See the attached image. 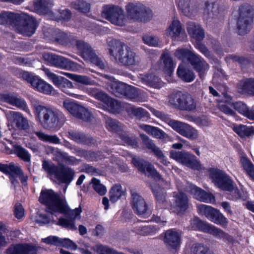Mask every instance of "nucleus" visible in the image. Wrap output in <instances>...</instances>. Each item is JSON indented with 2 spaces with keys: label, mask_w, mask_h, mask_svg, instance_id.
Instances as JSON below:
<instances>
[{
  "label": "nucleus",
  "mask_w": 254,
  "mask_h": 254,
  "mask_svg": "<svg viewBox=\"0 0 254 254\" xmlns=\"http://www.w3.org/2000/svg\"><path fill=\"white\" fill-rule=\"evenodd\" d=\"M55 41L63 46H75L84 58L88 59L92 63L100 67L104 66L101 58L97 56L91 46L82 40H77L76 37L71 33L59 31L56 34Z\"/></svg>",
  "instance_id": "1"
},
{
  "label": "nucleus",
  "mask_w": 254,
  "mask_h": 254,
  "mask_svg": "<svg viewBox=\"0 0 254 254\" xmlns=\"http://www.w3.org/2000/svg\"><path fill=\"white\" fill-rule=\"evenodd\" d=\"M33 110L36 121L45 129L57 130L65 121L64 115L57 109L35 104L33 105Z\"/></svg>",
  "instance_id": "2"
},
{
  "label": "nucleus",
  "mask_w": 254,
  "mask_h": 254,
  "mask_svg": "<svg viewBox=\"0 0 254 254\" xmlns=\"http://www.w3.org/2000/svg\"><path fill=\"white\" fill-rule=\"evenodd\" d=\"M42 168L51 180L58 183L68 185L74 178V171L64 164L57 165L50 160H44Z\"/></svg>",
  "instance_id": "3"
},
{
  "label": "nucleus",
  "mask_w": 254,
  "mask_h": 254,
  "mask_svg": "<svg viewBox=\"0 0 254 254\" xmlns=\"http://www.w3.org/2000/svg\"><path fill=\"white\" fill-rule=\"evenodd\" d=\"M39 200L46 206V211L52 215L67 211L65 198L60 197L52 190H42Z\"/></svg>",
  "instance_id": "4"
},
{
  "label": "nucleus",
  "mask_w": 254,
  "mask_h": 254,
  "mask_svg": "<svg viewBox=\"0 0 254 254\" xmlns=\"http://www.w3.org/2000/svg\"><path fill=\"white\" fill-rule=\"evenodd\" d=\"M114 44L113 48L109 49V54L119 64L126 66L135 64L136 53L129 47L118 41H115Z\"/></svg>",
  "instance_id": "5"
},
{
  "label": "nucleus",
  "mask_w": 254,
  "mask_h": 254,
  "mask_svg": "<svg viewBox=\"0 0 254 254\" xmlns=\"http://www.w3.org/2000/svg\"><path fill=\"white\" fill-rule=\"evenodd\" d=\"M176 56L179 59H187L192 66L193 69L198 73L199 78L202 81L209 69V64L201 57L195 55L187 49H177L175 52Z\"/></svg>",
  "instance_id": "6"
},
{
  "label": "nucleus",
  "mask_w": 254,
  "mask_h": 254,
  "mask_svg": "<svg viewBox=\"0 0 254 254\" xmlns=\"http://www.w3.org/2000/svg\"><path fill=\"white\" fill-rule=\"evenodd\" d=\"M169 102L180 111L193 112L196 109V100L187 92L178 91L172 93L169 97Z\"/></svg>",
  "instance_id": "7"
},
{
  "label": "nucleus",
  "mask_w": 254,
  "mask_h": 254,
  "mask_svg": "<svg viewBox=\"0 0 254 254\" xmlns=\"http://www.w3.org/2000/svg\"><path fill=\"white\" fill-rule=\"evenodd\" d=\"M127 17L134 22H147L152 16V11L140 3L128 2L125 6Z\"/></svg>",
  "instance_id": "8"
},
{
  "label": "nucleus",
  "mask_w": 254,
  "mask_h": 254,
  "mask_svg": "<svg viewBox=\"0 0 254 254\" xmlns=\"http://www.w3.org/2000/svg\"><path fill=\"white\" fill-rule=\"evenodd\" d=\"M253 18V7L247 3L241 5L239 9V17L237 22L239 35H244L250 31Z\"/></svg>",
  "instance_id": "9"
},
{
  "label": "nucleus",
  "mask_w": 254,
  "mask_h": 254,
  "mask_svg": "<svg viewBox=\"0 0 254 254\" xmlns=\"http://www.w3.org/2000/svg\"><path fill=\"white\" fill-rule=\"evenodd\" d=\"M214 172L215 174H212L211 178L215 185L222 190L232 192L233 194L229 195L227 197L231 199L241 198L239 191L237 189L234 190L233 182L229 177L219 170H215Z\"/></svg>",
  "instance_id": "10"
},
{
  "label": "nucleus",
  "mask_w": 254,
  "mask_h": 254,
  "mask_svg": "<svg viewBox=\"0 0 254 254\" xmlns=\"http://www.w3.org/2000/svg\"><path fill=\"white\" fill-rule=\"evenodd\" d=\"M37 26L36 21L32 16L25 13H17V31L24 36H31Z\"/></svg>",
  "instance_id": "11"
},
{
  "label": "nucleus",
  "mask_w": 254,
  "mask_h": 254,
  "mask_svg": "<svg viewBox=\"0 0 254 254\" xmlns=\"http://www.w3.org/2000/svg\"><path fill=\"white\" fill-rule=\"evenodd\" d=\"M102 15L112 24L121 26L125 25L126 18L124 9L119 6H103Z\"/></svg>",
  "instance_id": "12"
},
{
  "label": "nucleus",
  "mask_w": 254,
  "mask_h": 254,
  "mask_svg": "<svg viewBox=\"0 0 254 254\" xmlns=\"http://www.w3.org/2000/svg\"><path fill=\"white\" fill-rule=\"evenodd\" d=\"M197 208L200 214L205 215L211 222L222 227L227 226V218L219 210L205 204L198 205Z\"/></svg>",
  "instance_id": "13"
},
{
  "label": "nucleus",
  "mask_w": 254,
  "mask_h": 254,
  "mask_svg": "<svg viewBox=\"0 0 254 254\" xmlns=\"http://www.w3.org/2000/svg\"><path fill=\"white\" fill-rule=\"evenodd\" d=\"M43 58L48 64L56 67L70 70L74 66V62L55 54L45 53L43 55Z\"/></svg>",
  "instance_id": "14"
},
{
  "label": "nucleus",
  "mask_w": 254,
  "mask_h": 254,
  "mask_svg": "<svg viewBox=\"0 0 254 254\" xmlns=\"http://www.w3.org/2000/svg\"><path fill=\"white\" fill-rule=\"evenodd\" d=\"M66 206L67 208V211L66 212H58V213L68 215L71 217V219H66L63 218H60L57 224L68 230L72 231L76 230L77 228L75 225L74 221L76 219H80V214L82 212L81 208L80 206H79L77 208L71 210L67 206L66 202Z\"/></svg>",
  "instance_id": "15"
},
{
  "label": "nucleus",
  "mask_w": 254,
  "mask_h": 254,
  "mask_svg": "<svg viewBox=\"0 0 254 254\" xmlns=\"http://www.w3.org/2000/svg\"><path fill=\"white\" fill-rule=\"evenodd\" d=\"M64 107L76 118L86 122L90 120L91 115L84 107L73 102L65 101L64 102Z\"/></svg>",
  "instance_id": "16"
},
{
  "label": "nucleus",
  "mask_w": 254,
  "mask_h": 254,
  "mask_svg": "<svg viewBox=\"0 0 254 254\" xmlns=\"http://www.w3.org/2000/svg\"><path fill=\"white\" fill-rule=\"evenodd\" d=\"M131 205L134 212L143 217H148L151 214L144 198L137 193L132 195Z\"/></svg>",
  "instance_id": "17"
},
{
  "label": "nucleus",
  "mask_w": 254,
  "mask_h": 254,
  "mask_svg": "<svg viewBox=\"0 0 254 254\" xmlns=\"http://www.w3.org/2000/svg\"><path fill=\"white\" fill-rule=\"evenodd\" d=\"M174 203L171 206L172 212L181 214L188 208V198L186 194L182 192L174 193Z\"/></svg>",
  "instance_id": "18"
},
{
  "label": "nucleus",
  "mask_w": 254,
  "mask_h": 254,
  "mask_svg": "<svg viewBox=\"0 0 254 254\" xmlns=\"http://www.w3.org/2000/svg\"><path fill=\"white\" fill-rule=\"evenodd\" d=\"M68 137L77 143L91 146L95 143L94 138L90 135L74 130H69L67 132Z\"/></svg>",
  "instance_id": "19"
},
{
  "label": "nucleus",
  "mask_w": 254,
  "mask_h": 254,
  "mask_svg": "<svg viewBox=\"0 0 254 254\" xmlns=\"http://www.w3.org/2000/svg\"><path fill=\"white\" fill-rule=\"evenodd\" d=\"M132 163L140 172L148 177L154 178H160L159 174L153 167L148 162L144 161V160H132Z\"/></svg>",
  "instance_id": "20"
},
{
  "label": "nucleus",
  "mask_w": 254,
  "mask_h": 254,
  "mask_svg": "<svg viewBox=\"0 0 254 254\" xmlns=\"http://www.w3.org/2000/svg\"><path fill=\"white\" fill-rule=\"evenodd\" d=\"M47 74L56 86L61 89L64 92L69 94L66 91V88L73 87L71 82L64 77L59 76L51 72H48Z\"/></svg>",
  "instance_id": "21"
},
{
  "label": "nucleus",
  "mask_w": 254,
  "mask_h": 254,
  "mask_svg": "<svg viewBox=\"0 0 254 254\" xmlns=\"http://www.w3.org/2000/svg\"><path fill=\"white\" fill-rule=\"evenodd\" d=\"M187 30L189 35L195 42L203 40L204 31L200 24L194 22H189L187 24Z\"/></svg>",
  "instance_id": "22"
},
{
  "label": "nucleus",
  "mask_w": 254,
  "mask_h": 254,
  "mask_svg": "<svg viewBox=\"0 0 254 254\" xmlns=\"http://www.w3.org/2000/svg\"><path fill=\"white\" fill-rule=\"evenodd\" d=\"M140 137L142 141L143 144L146 148L150 151L155 157L157 159H164L165 157L162 151L157 147L153 142V140L145 134H140Z\"/></svg>",
  "instance_id": "23"
},
{
  "label": "nucleus",
  "mask_w": 254,
  "mask_h": 254,
  "mask_svg": "<svg viewBox=\"0 0 254 254\" xmlns=\"http://www.w3.org/2000/svg\"><path fill=\"white\" fill-rule=\"evenodd\" d=\"M181 233L173 229L167 230L165 234L164 242L172 249H177L181 243Z\"/></svg>",
  "instance_id": "24"
},
{
  "label": "nucleus",
  "mask_w": 254,
  "mask_h": 254,
  "mask_svg": "<svg viewBox=\"0 0 254 254\" xmlns=\"http://www.w3.org/2000/svg\"><path fill=\"white\" fill-rule=\"evenodd\" d=\"M198 224V229L204 232L212 234L218 238H224L226 237V234L220 229L206 223L202 222L198 219L194 220Z\"/></svg>",
  "instance_id": "25"
},
{
  "label": "nucleus",
  "mask_w": 254,
  "mask_h": 254,
  "mask_svg": "<svg viewBox=\"0 0 254 254\" xmlns=\"http://www.w3.org/2000/svg\"><path fill=\"white\" fill-rule=\"evenodd\" d=\"M191 193L196 199L200 201L212 204L215 202V197L212 194L207 193L196 186L192 187Z\"/></svg>",
  "instance_id": "26"
},
{
  "label": "nucleus",
  "mask_w": 254,
  "mask_h": 254,
  "mask_svg": "<svg viewBox=\"0 0 254 254\" xmlns=\"http://www.w3.org/2000/svg\"><path fill=\"white\" fill-rule=\"evenodd\" d=\"M53 5L52 0H34L33 4L35 12L41 15L47 14Z\"/></svg>",
  "instance_id": "27"
},
{
  "label": "nucleus",
  "mask_w": 254,
  "mask_h": 254,
  "mask_svg": "<svg viewBox=\"0 0 254 254\" xmlns=\"http://www.w3.org/2000/svg\"><path fill=\"white\" fill-rule=\"evenodd\" d=\"M177 74L178 77L185 82H192L195 77L192 70L183 64L179 65Z\"/></svg>",
  "instance_id": "28"
},
{
  "label": "nucleus",
  "mask_w": 254,
  "mask_h": 254,
  "mask_svg": "<svg viewBox=\"0 0 254 254\" xmlns=\"http://www.w3.org/2000/svg\"><path fill=\"white\" fill-rule=\"evenodd\" d=\"M152 190L157 200V205L160 208H168V203L165 200L163 190L158 185L151 186Z\"/></svg>",
  "instance_id": "29"
},
{
  "label": "nucleus",
  "mask_w": 254,
  "mask_h": 254,
  "mask_svg": "<svg viewBox=\"0 0 254 254\" xmlns=\"http://www.w3.org/2000/svg\"><path fill=\"white\" fill-rule=\"evenodd\" d=\"M161 59L162 61L163 66V71L168 75H171L174 69V63L170 54L168 53H163Z\"/></svg>",
  "instance_id": "30"
},
{
  "label": "nucleus",
  "mask_w": 254,
  "mask_h": 254,
  "mask_svg": "<svg viewBox=\"0 0 254 254\" xmlns=\"http://www.w3.org/2000/svg\"><path fill=\"white\" fill-rule=\"evenodd\" d=\"M170 35L173 38H176L182 36L181 41H184L187 38V35L185 31L182 32V27L181 22L179 20H173L169 28Z\"/></svg>",
  "instance_id": "31"
},
{
  "label": "nucleus",
  "mask_w": 254,
  "mask_h": 254,
  "mask_svg": "<svg viewBox=\"0 0 254 254\" xmlns=\"http://www.w3.org/2000/svg\"><path fill=\"white\" fill-rule=\"evenodd\" d=\"M32 87L39 92L46 95L52 94L53 87L50 84L47 83L44 80L40 79L38 76Z\"/></svg>",
  "instance_id": "32"
},
{
  "label": "nucleus",
  "mask_w": 254,
  "mask_h": 254,
  "mask_svg": "<svg viewBox=\"0 0 254 254\" xmlns=\"http://www.w3.org/2000/svg\"><path fill=\"white\" fill-rule=\"evenodd\" d=\"M239 89L242 93L254 96V78H248L241 81Z\"/></svg>",
  "instance_id": "33"
},
{
  "label": "nucleus",
  "mask_w": 254,
  "mask_h": 254,
  "mask_svg": "<svg viewBox=\"0 0 254 254\" xmlns=\"http://www.w3.org/2000/svg\"><path fill=\"white\" fill-rule=\"evenodd\" d=\"M233 130L241 138L249 137L254 134V127L253 126L248 127L246 125H240L234 127Z\"/></svg>",
  "instance_id": "34"
},
{
  "label": "nucleus",
  "mask_w": 254,
  "mask_h": 254,
  "mask_svg": "<svg viewBox=\"0 0 254 254\" xmlns=\"http://www.w3.org/2000/svg\"><path fill=\"white\" fill-rule=\"evenodd\" d=\"M230 59L238 64L242 69L249 68L252 64V61L249 58L239 56L234 54L229 56Z\"/></svg>",
  "instance_id": "35"
},
{
  "label": "nucleus",
  "mask_w": 254,
  "mask_h": 254,
  "mask_svg": "<svg viewBox=\"0 0 254 254\" xmlns=\"http://www.w3.org/2000/svg\"><path fill=\"white\" fill-rule=\"evenodd\" d=\"M104 106L107 108L110 112L114 114H119L122 110L121 103L110 97L105 103Z\"/></svg>",
  "instance_id": "36"
},
{
  "label": "nucleus",
  "mask_w": 254,
  "mask_h": 254,
  "mask_svg": "<svg viewBox=\"0 0 254 254\" xmlns=\"http://www.w3.org/2000/svg\"><path fill=\"white\" fill-rule=\"evenodd\" d=\"M78 156L85 159H104L103 152L101 151H94L84 149L79 150L77 152Z\"/></svg>",
  "instance_id": "37"
},
{
  "label": "nucleus",
  "mask_w": 254,
  "mask_h": 254,
  "mask_svg": "<svg viewBox=\"0 0 254 254\" xmlns=\"http://www.w3.org/2000/svg\"><path fill=\"white\" fill-rule=\"evenodd\" d=\"M40 247L24 244L17 245V254H37Z\"/></svg>",
  "instance_id": "38"
},
{
  "label": "nucleus",
  "mask_w": 254,
  "mask_h": 254,
  "mask_svg": "<svg viewBox=\"0 0 254 254\" xmlns=\"http://www.w3.org/2000/svg\"><path fill=\"white\" fill-rule=\"evenodd\" d=\"M190 0H180L178 8L182 11L183 14L188 17L191 16L194 12V9L190 5Z\"/></svg>",
  "instance_id": "39"
},
{
  "label": "nucleus",
  "mask_w": 254,
  "mask_h": 254,
  "mask_svg": "<svg viewBox=\"0 0 254 254\" xmlns=\"http://www.w3.org/2000/svg\"><path fill=\"white\" fill-rule=\"evenodd\" d=\"M124 193L120 185L114 186L109 192L110 201L113 203L117 202L124 194Z\"/></svg>",
  "instance_id": "40"
},
{
  "label": "nucleus",
  "mask_w": 254,
  "mask_h": 254,
  "mask_svg": "<svg viewBox=\"0 0 254 254\" xmlns=\"http://www.w3.org/2000/svg\"><path fill=\"white\" fill-rule=\"evenodd\" d=\"M159 228L156 225L140 226L136 230V233L143 236L152 235L155 234Z\"/></svg>",
  "instance_id": "41"
},
{
  "label": "nucleus",
  "mask_w": 254,
  "mask_h": 254,
  "mask_svg": "<svg viewBox=\"0 0 254 254\" xmlns=\"http://www.w3.org/2000/svg\"><path fill=\"white\" fill-rule=\"evenodd\" d=\"M144 129L147 133L156 138L162 139L165 137V132L157 127L150 125H145Z\"/></svg>",
  "instance_id": "42"
},
{
  "label": "nucleus",
  "mask_w": 254,
  "mask_h": 254,
  "mask_svg": "<svg viewBox=\"0 0 254 254\" xmlns=\"http://www.w3.org/2000/svg\"><path fill=\"white\" fill-rule=\"evenodd\" d=\"M72 7L83 13H87L90 9V4L81 0H76L71 3Z\"/></svg>",
  "instance_id": "43"
},
{
  "label": "nucleus",
  "mask_w": 254,
  "mask_h": 254,
  "mask_svg": "<svg viewBox=\"0 0 254 254\" xmlns=\"http://www.w3.org/2000/svg\"><path fill=\"white\" fill-rule=\"evenodd\" d=\"M143 80L148 86L158 88L160 86V79L153 74H147L144 75Z\"/></svg>",
  "instance_id": "44"
},
{
  "label": "nucleus",
  "mask_w": 254,
  "mask_h": 254,
  "mask_svg": "<svg viewBox=\"0 0 254 254\" xmlns=\"http://www.w3.org/2000/svg\"><path fill=\"white\" fill-rule=\"evenodd\" d=\"M30 128L29 121L22 114L17 112V128L27 131Z\"/></svg>",
  "instance_id": "45"
},
{
  "label": "nucleus",
  "mask_w": 254,
  "mask_h": 254,
  "mask_svg": "<svg viewBox=\"0 0 254 254\" xmlns=\"http://www.w3.org/2000/svg\"><path fill=\"white\" fill-rule=\"evenodd\" d=\"M105 123L106 128L109 131L118 132L121 130L120 123L116 120L108 117L106 118Z\"/></svg>",
  "instance_id": "46"
},
{
  "label": "nucleus",
  "mask_w": 254,
  "mask_h": 254,
  "mask_svg": "<svg viewBox=\"0 0 254 254\" xmlns=\"http://www.w3.org/2000/svg\"><path fill=\"white\" fill-rule=\"evenodd\" d=\"M17 74H18L19 77L21 78L23 80L30 83L32 86L38 77V76L34 75L31 72L20 70L18 69H17Z\"/></svg>",
  "instance_id": "47"
},
{
  "label": "nucleus",
  "mask_w": 254,
  "mask_h": 254,
  "mask_svg": "<svg viewBox=\"0 0 254 254\" xmlns=\"http://www.w3.org/2000/svg\"><path fill=\"white\" fill-rule=\"evenodd\" d=\"M170 158L171 159H197L193 154L184 151H177L174 150L170 151Z\"/></svg>",
  "instance_id": "48"
},
{
  "label": "nucleus",
  "mask_w": 254,
  "mask_h": 254,
  "mask_svg": "<svg viewBox=\"0 0 254 254\" xmlns=\"http://www.w3.org/2000/svg\"><path fill=\"white\" fill-rule=\"evenodd\" d=\"M71 17V12L68 9L60 10L54 15V20L57 22L68 21Z\"/></svg>",
  "instance_id": "49"
},
{
  "label": "nucleus",
  "mask_w": 254,
  "mask_h": 254,
  "mask_svg": "<svg viewBox=\"0 0 254 254\" xmlns=\"http://www.w3.org/2000/svg\"><path fill=\"white\" fill-rule=\"evenodd\" d=\"M127 112L131 113L138 119L147 117L149 115V113L145 109L141 107L135 108V107H131L128 109Z\"/></svg>",
  "instance_id": "50"
},
{
  "label": "nucleus",
  "mask_w": 254,
  "mask_h": 254,
  "mask_svg": "<svg viewBox=\"0 0 254 254\" xmlns=\"http://www.w3.org/2000/svg\"><path fill=\"white\" fill-rule=\"evenodd\" d=\"M120 138L127 144L137 148L139 147L138 139L135 136H129L126 134H121Z\"/></svg>",
  "instance_id": "51"
},
{
  "label": "nucleus",
  "mask_w": 254,
  "mask_h": 254,
  "mask_svg": "<svg viewBox=\"0 0 254 254\" xmlns=\"http://www.w3.org/2000/svg\"><path fill=\"white\" fill-rule=\"evenodd\" d=\"M90 184L92 185V188L101 195H104L106 192L107 190L104 186L101 184L100 181L95 178L91 180Z\"/></svg>",
  "instance_id": "52"
},
{
  "label": "nucleus",
  "mask_w": 254,
  "mask_h": 254,
  "mask_svg": "<svg viewBox=\"0 0 254 254\" xmlns=\"http://www.w3.org/2000/svg\"><path fill=\"white\" fill-rule=\"evenodd\" d=\"M139 96L138 89L131 85H128L125 97L131 101L137 99Z\"/></svg>",
  "instance_id": "53"
},
{
  "label": "nucleus",
  "mask_w": 254,
  "mask_h": 254,
  "mask_svg": "<svg viewBox=\"0 0 254 254\" xmlns=\"http://www.w3.org/2000/svg\"><path fill=\"white\" fill-rule=\"evenodd\" d=\"M64 74L70 79L78 83L88 85L90 83L89 78L86 76L77 75L70 73H64Z\"/></svg>",
  "instance_id": "54"
},
{
  "label": "nucleus",
  "mask_w": 254,
  "mask_h": 254,
  "mask_svg": "<svg viewBox=\"0 0 254 254\" xmlns=\"http://www.w3.org/2000/svg\"><path fill=\"white\" fill-rule=\"evenodd\" d=\"M0 170L5 173L8 174L11 183H13L15 180L14 177L16 174V168L14 165L7 166L0 164Z\"/></svg>",
  "instance_id": "55"
},
{
  "label": "nucleus",
  "mask_w": 254,
  "mask_h": 254,
  "mask_svg": "<svg viewBox=\"0 0 254 254\" xmlns=\"http://www.w3.org/2000/svg\"><path fill=\"white\" fill-rule=\"evenodd\" d=\"M180 134L191 139H195L197 135L196 130L193 128H190V127L187 124H186Z\"/></svg>",
  "instance_id": "56"
},
{
  "label": "nucleus",
  "mask_w": 254,
  "mask_h": 254,
  "mask_svg": "<svg viewBox=\"0 0 254 254\" xmlns=\"http://www.w3.org/2000/svg\"><path fill=\"white\" fill-rule=\"evenodd\" d=\"M233 108L240 114L246 117L250 110L247 105L241 101L235 102L233 104Z\"/></svg>",
  "instance_id": "57"
},
{
  "label": "nucleus",
  "mask_w": 254,
  "mask_h": 254,
  "mask_svg": "<svg viewBox=\"0 0 254 254\" xmlns=\"http://www.w3.org/2000/svg\"><path fill=\"white\" fill-rule=\"evenodd\" d=\"M190 252L191 254H212L206 247L200 244L193 245Z\"/></svg>",
  "instance_id": "58"
},
{
  "label": "nucleus",
  "mask_w": 254,
  "mask_h": 254,
  "mask_svg": "<svg viewBox=\"0 0 254 254\" xmlns=\"http://www.w3.org/2000/svg\"><path fill=\"white\" fill-rule=\"evenodd\" d=\"M15 18L14 13L11 12H3L0 14V24L14 22Z\"/></svg>",
  "instance_id": "59"
},
{
  "label": "nucleus",
  "mask_w": 254,
  "mask_h": 254,
  "mask_svg": "<svg viewBox=\"0 0 254 254\" xmlns=\"http://www.w3.org/2000/svg\"><path fill=\"white\" fill-rule=\"evenodd\" d=\"M0 147L2 151H4L7 154L14 153L16 151L15 144L10 140H6L5 143L0 142Z\"/></svg>",
  "instance_id": "60"
},
{
  "label": "nucleus",
  "mask_w": 254,
  "mask_h": 254,
  "mask_svg": "<svg viewBox=\"0 0 254 254\" xmlns=\"http://www.w3.org/2000/svg\"><path fill=\"white\" fill-rule=\"evenodd\" d=\"M241 163L247 173L252 179L254 180V166L250 160H242Z\"/></svg>",
  "instance_id": "61"
},
{
  "label": "nucleus",
  "mask_w": 254,
  "mask_h": 254,
  "mask_svg": "<svg viewBox=\"0 0 254 254\" xmlns=\"http://www.w3.org/2000/svg\"><path fill=\"white\" fill-rule=\"evenodd\" d=\"M168 124L174 130L179 133H180L185 126L186 125V124L173 119L168 120Z\"/></svg>",
  "instance_id": "62"
},
{
  "label": "nucleus",
  "mask_w": 254,
  "mask_h": 254,
  "mask_svg": "<svg viewBox=\"0 0 254 254\" xmlns=\"http://www.w3.org/2000/svg\"><path fill=\"white\" fill-rule=\"evenodd\" d=\"M218 9V6L216 2L209 3L208 1L205 2L204 11L208 14H212L213 15H216Z\"/></svg>",
  "instance_id": "63"
},
{
  "label": "nucleus",
  "mask_w": 254,
  "mask_h": 254,
  "mask_svg": "<svg viewBox=\"0 0 254 254\" xmlns=\"http://www.w3.org/2000/svg\"><path fill=\"white\" fill-rule=\"evenodd\" d=\"M202 41H199L195 42V47L204 56L208 58L211 57V53L207 49V47L202 43Z\"/></svg>",
  "instance_id": "64"
}]
</instances>
